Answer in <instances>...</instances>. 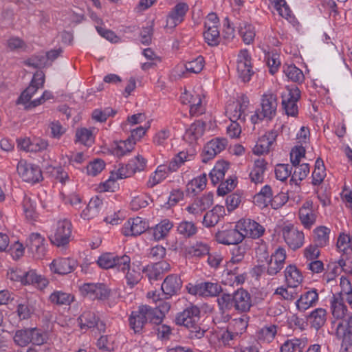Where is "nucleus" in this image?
I'll list each match as a JSON object with an SVG mask.
<instances>
[{
  "label": "nucleus",
  "instance_id": "58",
  "mask_svg": "<svg viewBox=\"0 0 352 352\" xmlns=\"http://www.w3.org/2000/svg\"><path fill=\"white\" fill-rule=\"evenodd\" d=\"M204 66V58L203 56H199L192 60L187 62L185 65V68L189 72L198 74L203 69Z\"/></svg>",
  "mask_w": 352,
  "mask_h": 352
},
{
  "label": "nucleus",
  "instance_id": "50",
  "mask_svg": "<svg viewBox=\"0 0 352 352\" xmlns=\"http://www.w3.org/2000/svg\"><path fill=\"white\" fill-rule=\"evenodd\" d=\"M283 69L284 73L291 80L296 82H302L304 80L302 72L294 65H284Z\"/></svg>",
  "mask_w": 352,
  "mask_h": 352
},
{
  "label": "nucleus",
  "instance_id": "24",
  "mask_svg": "<svg viewBox=\"0 0 352 352\" xmlns=\"http://www.w3.org/2000/svg\"><path fill=\"white\" fill-rule=\"evenodd\" d=\"M182 102L190 104V114L191 116H198L204 113L205 109L202 104L201 94L194 93H184L182 96Z\"/></svg>",
  "mask_w": 352,
  "mask_h": 352
},
{
  "label": "nucleus",
  "instance_id": "29",
  "mask_svg": "<svg viewBox=\"0 0 352 352\" xmlns=\"http://www.w3.org/2000/svg\"><path fill=\"white\" fill-rule=\"evenodd\" d=\"M26 245L35 257L39 258L44 256L45 252V239L40 234H31L27 240Z\"/></svg>",
  "mask_w": 352,
  "mask_h": 352
},
{
  "label": "nucleus",
  "instance_id": "64",
  "mask_svg": "<svg viewBox=\"0 0 352 352\" xmlns=\"http://www.w3.org/2000/svg\"><path fill=\"white\" fill-rule=\"evenodd\" d=\"M104 166L105 164L102 160L96 159L87 166V173L89 175L96 176L104 168Z\"/></svg>",
  "mask_w": 352,
  "mask_h": 352
},
{
  "label": "nucleus",
  "instance_id": "32",
  "mask_svg": "<svg viewBox=\"0 0 352 352\" xmlns=\"http://www.w3.org/2000/svg\"><path fill=\"white\" fill-rule=\"evenodd\" d=\"M318 300V294L316 289H311L302 294L296 301V307L299 311H305L309 307L316 305Z\"/></svg>",
  "mask_w": 352,
  "mask_h": 352
},
{
  "label": "nucleus",
  "instance_id": "30",
  "mask_svg": "<svg viewBox=\"0 0 352 352\" xmlns=\"http://www.w3.org/2000/svg\"><path fill=\"white\" fill-rule=\"evenodd\" d=\"M182 282L179 277L175 274L168 275L162 284V290L164 294L169 298L177 293L182 287Z\"/></svg>",
  "mask_w": 352,
  "mask_h": 352
},
{
  "label": "nucleus",
  "instance_id": "17",
  "mask_svg": "<svg viewBox=\"0 0 352 352\" xmlns=\"http://www.w3.org/2000/svg\"><path fill=\"white\" fill-rule=\"evenodd\" d=\"M228 141L226 138H214L208 142L204 148L202 152V162L207 163L213 159L218 153L225 149Z\"/></svg>",
  "mask_w": 352,
  "mask_h": 352
},
{
  "label": "nucleus",
  "instance_id": "10",
  "mask_svg": "<svg viewBox=\"0 0 352 352\" xmlns=\"http://www.w3.org/2000/svg\"><path fill=\"white\" fill-rule=\"evenodd\" d=\"M131 262L129 256L123 255L122 256H115L111 253H106L101 255L98 261V265L104 269L116 267L118 270H124L127 267V264Z\"/></svg>",
  "mask_w": 352,
  "mask_h": 352
},
{
  "label": "nucleus",
  "instance_id": "62",
  "mask_svg": "<svg viewBox=\"0 0 352 352\" xmlns=\"http://www.w3.org/2000/svg\"><path fill=\"white\" fill-rule=\"evenodd\" d=\"M276 10L283 18L288 19L292 16V11L285 0H272Z\"/></svg>",
  "mask_w": 352,
  "mask_h": 352
},
{
  "label": "nucleus",
  "instance_id": "42",
  "mask_svg": "<svg viewBox=\"0 0 352 352\" xmlns=\"http://www.w3.org/2000/svg\"><path fill=\"white\" fill-rule=\"evenodd\" d=\"M206 175L203 174L201 176L192 179L186 185V192L188 194L196 195L202 191L206 186Z\"/></svg>",
  "mask_w": 352,
  "mask_h": 352
},
{
  "label": "nucleus",
  "instance_id": "63",
  "mask_svg": "<svg viewBox=\"0 0 352 352\" xmlns=\"http://www.w3.org/2000/svg\"><path fill=\"white\" fill-rule=\"evenodd\" d=\"M239 33L245 44H250L253 42L255 32L252 25L245 24L243 27H241Z\"/></svg>",
  "mask_w": 352,
  "mask_h": 352
},
{
  "label": "nucleus",
  "instance_id": "28",
  "mask_svg": "<svg viewBox=\"0 0 352 352\" xmlns=\"http://www.w3.org/2000/svg\"><path fill=\"white\" fill-rule=\"evenodd\" d=\"M278 133L276 131H270L261 136L253 148V153L256 155H263L270 151V147L276 139Z\"/></svg>",
  "mask_w": 352,
  "mask_h": 352
},
{
  "label": "nucleus",
  "instance_id": "47",
  "mask_svg": "<svg viewBox=\"0 0 352 352\" xmlns=\"http://www.w3.org/2000/svg\"><path fill=\"white\" fill-rule=\"evenodd\" d=\"M201 296H216L221 291V287L218 283L211 282H202L199 283Z\"/></svg>",
  "mask_w": 352,
  "mask_h": 352
},
{
  "label": "nucleus",
  "instance_id": "41",
  "mask_svg": "<svg viewBox=\"0 0 352 352\" xmlns=\"http://www.w3.org/2000/svg\"><path fill=\"white\" fill-rule=\"evenodd\" d=\"M229 168V164L226 162H219L210 173L212 183L218 184L225 176L226 172Z\"/></svg>",
  "mask_w": 352,
  "mask_h": 352
},
{
  "label": "nucleus",
  "instance_id": "11",
  "mask_svg": "<svg viewBox=\"0 0 352 352\" xmlns=\"http://www.w3.org/2000/svg\"><path fill=\"white\" fill-rule=\"evenodd\" d=\"M236 70L239 78L243 82H248L253 75L251 57L247 50L239 52L237 58Z\"/></svg>",
  "mask_w": 352,
  "mask_h": 352
},
{
  "label": "nucleus",
  "instance_id": "61",
  "mask_svg": "<svg viewBox=\"0 0 352 352\" xmlns=\"http://www.w3.org/2000/svg\"><path fill=\"white\" fill-rule=\"evenodd\" d=\"M292 168L289 164H278L275 167V175L277 179L285 181L292 174Z\"/></svg>",
  "mask_w": 352,
  "mask_h": 352
},
{
  "label": "nucleus",
  "instance_id": "49",
  "mask_svg": "<svg viewBox=\"0 0 352 352\" xmlns=\"http://www.w3.org/2000/svg\"><path fill=\"white\" fill-rule=\"evenodd\" d=\"M210 247L203 242H196L188 248L187 252L192 257L201 258L208 254Z\"/></svg>",
  "mask_w": 352,
  "mask_h": 352
},
{
  "label": "nucleus",
  "instance_id": "5",
  "mask_svg": "<svg viewBox=\"0 0 352 352\" xmlns=\"http://www.w3.org/2000/svg\"><path fill=\"white\" fill-rule=\"evenodd\" d=\"M16 170L20 177L25 182L36 183L43 179V175L38 165L28 162L21 159L16 166Z\"/></svg>",
  "mask_w": 352,
  "mask_h": 352
},
{
  "label": "nucleus",
  "instance_id": "46",
  "mask_svg": "<svg viewBox=\"0 0 352 352\" xmlns=\"http://www.w3.org/2000/svg\"><path fill=\"white\" fill-rule=\"evenodd\" d=\"M173 223L168 219H165L157 224L153 229V236L155 240L164 239L171 230Z\"/></svg>",
  "mask_w": 352,
  "mask_h": 352
},
{
  "label": "nucleus",
  "instance_id": "34",
  "mask_svg": "<svg viewBox=\"0 0 352 352\" xmlns=\"http://www.w3.org/2000/svg\"><path fill=\"white\" fill-rule=\"evenodd\" d=\"M331 310L334 318L342 320L346 315L347 307L340 295H333L331 300Z\"/></svg>",
  "mask_w": 352,
  "mask_h": 352
},
{
  "label": "nucleus",
  "instance_id": "25",
  "mask_svg": "<svg viewBox=\"0 0 352 352\" xmlns=\"http://www.w3.org/2000/svg\"><path fill=\"white\" fill-rule=\"evenodd\" d=\"M170 269V264L166 261H162L147 265L142 272L146 274L149 280L152 281L161 279L163 274L168 272Z\"/></svg>",
  "mask_w": 352,
  "mask_h": 352
},
{
  "label": "nucleus",
  "instance_id": "7",
  "mask_svg": "<svg viewBox=\"0 0 352 352\" xmlns=\"http://www.w3.org/2000/svg\"><path fill=\"white\" fill-rule=\"evenodd\" d=\"M72 229V223L68 219L59 220L56 223L54 232L50 236L52 243L58 247L65 246L69 243Z\"/></svg>",
  "mask_w": 352,
  "mask_h": 352
},
{
  "label": "nucleus",
  "instance_id": "2",
  "mask_svg": "<svg viewBox=\"0 0 352 352\" xmlns=\"http://www.w3.org/2000/svg\"><path fill=\"white\" fill-rule=\"evenodd\" d=\"M13 340L21 347H25L30 343L42 345L47 340V334L37 328H25L16 331Z\"/></svg>",
  "mask_w": 352,
  "mask_h": 352
},
{
  "label": "nucleus",
  "instance_id": "27",
  "mask_svg": "<svg viewBox=\"0 0 352 352\" xmlns=\"http://www.w3.org/2000/svg\"><path fill=\"white\" fill-rule=\"evenodd\" d=\"M272 190L270 186L265 185L261 188L259 192L254 195V203L260 208H265L267 206L270 202H272V206L274 208H278L280 206H283L286 202V201H284L282 204H277L275 206L274 204L276 203V200L272 199Z\"/></svg>",
  "mask_w": 352,
  "mask_h": 352
},
{
  "label": "nucleus",
  "instance_id": "23",
  "mask_svg": "<svg viewBox=\"0 0 352 352\" xmlns=\"http://www.w3.org/2000/svg\"><path fill=\"white\" fill-rule=\"evenodd\" d=\"M234 308L240 313H247L252 304L250 294L243 289H237L234 293Z\"/></svg>",
  "mask_w": 352,
  "mask_h": 352
},
{
  "label": "nucleus",
  "instance_id": "26",
  "mask_svg": "<svg viewBox=\"0 0 352 352\" xmlns=\"http://www.w3.org/2000/svg\"><path fill=\"white\" fill-rule=\"evenodd\" d=\"M82 289L93 300H106L110 295V290L103 284H84Z\"/></svg>",
  "mask_w": 352,
  "mask_h": 352
},
{
  "label": "nucleus",
  "instance_id": "9",
  "mask_svg": "<svg viewBox=\"0 0 352 352\" xmlns=\"http://www.w3.org/2000/svg\"><path fill=\"white\" fill-rule=\"evenodd\" d=\"M45 74L43 71L38 70L33 76L30 85L21 94L17 100L18 104L28 105L36 91L43 87Z\"/></svg>",
  "mask_w": 352,
  "mask_h": 352
},
{
  "label": "nucleus",
  "instance_id": "54",
  "mask_svg": "<svg viewBox=\"0 0 352 352\" xmlns=\"http://www.w3.org/2000/svg\"><path fill=\"white\" fill-rule=\"evenodd\" d=\"M177 231L184 237L190 238L197 233V228L192 222L183 221L177 226Z\"/></svg>",
  "mask_w": 352,
  "mask_h": 352
},
{
  "label": "nucleus",
  "instance_id": "35",
  "mask_svg": "<svg viewBox=\"0 0 352 352\" xmlns=\"http://www.w3.org/2000/svg\"><path fill=\"white\" fill-rule=\"evenodd\" d=\"M224 213V208L217 205L211 210L207 212L204 217L203 224L208 228L214 226Z\"/></svg>",
  "mask_w": 352,
  "mask_h": 352
},
{
  "label": "nucleus",
  "instance_id": "44",
  "mask_svg": "<svg viewBox=\"0 0 352 352\" xmlns=\"http://www.w3.org/2000/svg\"><path fill=\"white\" fill-rule=\"evenodd\" d=\"M168 171L167 170V166L162 164L157 166L156 170L150 177L147 182L146 186L148 188H153L157 184H160L167 177Z\"/></svg>",
  "mask_w": 352,
  "mask_h": 352
},
{
  "label": "nucleus",
  "instance_id": "33",
  "mask_svg": "<svg viewBox=\"0 0 352 352\" xmlns=\"http://www.w3.org/2000/svg\"><path fill=\"white\" fill-rule=\"evenodd\" d=\"M20 281L23 284L34 285L40 289L45 287L48 283V281L45 278L38 275L34 270H30L21 275Z\"/></svg>",
  "mask_w": 352,
  "mask_h": 352
},
{
  "label": "nucleus",
  "instance_id": "40",
  "mask_svg": "<svg viewBox=\"0 0 352 352\" xmlns=\"http://www.w3.org/2000/svg\"><path fill=\"white\" fill-rule=\"evenodd\" d=\"M205 131V124L200 120L192 123L185 133V138L192 142L201 137Z\"/></svg>",
  "mask_w": 352,
  "mask_h": 352
},
{
  "label": "nucleus",
  "instance_id": "60",
  "mask_svg": "<svg viewBox=\"0 0 352 352\" xmlns=\"http://www.w3.org/2000/svg\"><path fill=\"white\" fill-rule=\"evenodd\" d=\"M146 165V160L142 156L138 155L129 162L127 167L130 168V173L134 174L137 171L143 170Z\"/></svg>",
  "mask_w": 352,
  "mask_h": 352
},
{
  "label": "nucleus",
  "instance_id": "13",
  "mask_svg": "<svg viewBox=\"0 0 352 352\" xmlns=\"http://www.w3.org/2000/svg\"><path fill=\"white\" fill-rule=\"evenodd\" d=\"M188 9L189 7L186 3L180 2L176 4L167 15L164 28L172 31L184 21Z\"/></svg>",
  "mask_w": 352,
  "mask_h": 352
},
{
  "label": "nucleus",
  "instance_id": "8",
  "mask_svg": "<svg viewBox=\"0 0 352 352\" xmlns=\"http://www.w3.org/2000/svg\"><path fill=\"white\" fill-rule=\"evenodd\" d=\"M300 98V91L296 86L291 88L288 87L282 94V105L288 116L295 117L298 115L297 102Z\"/></svg>",
  "mask_w": 352,
  "mask_h": 352
},
{
  "label": "nucleus",
  "instance_id": "52",
  "mask_svg": "<svg viewBox=\"0 0 352 352\" xmlns=\"http://www.w3.org/2000/svg\"><path fill=\"white\" fill-rule=\"evenodd\" d=\"M98 318L94 312L85 311L78 318V321L82 329L83 327L92 328L96 325Z\"/></svg>",
  "mask_w": 352,
  "mask_h": 352
},
{
  "label": "nucleus",
  "instance_id": "31",
  "mask_svg": "<svg viewBox=\"0 0 352 352\" xmlns=\"http://www.w3.org/2000/svg\"><path fill=\"white\" fill-rule=\"evenodd\" d=\"M147 296L148 298H151L150 293H148ZM155 296V294L153 293L152 298L153 300L156 302H159L155 308H152V314L154 316L153 318V323L160 324L162 322L165 314L170 310V305L169 302L160 300L158 298L156 299Z\"/></svg>",
  "mask_w": 352,
  "mask_h": 352
},
{
  "label": "nucleus",
  "instance_id": "14",
  "mask_svg": "<svg viewBox=\"0 0 352 352\" xmlns=\"http://www.w3.org/2000/svg\"><path fill=\"white\" fill-rule=\"evenodd\" d=\"M188 9L189 7L186 3L180 2L176 4L167 15L164 28L172 31L184 21Z\"/></svg>",
  "mask_w": 352,
  "mask_h": 352
},
{
  "label": "nucleus",
  "instance_id": "6",
  "mask_svg": "<svg viewBox=\"0 0 352 352\" xmlns=\"http://www.w3.org/2000/svg\"><path fill=\"white\" fill-rule=\"evenodd\" d=\"M332 325H336V336L342 339L340 352H352V316L349 319L346 324L342 320L332 321Z\"/></svg>",
  "mask_w": 352,
  "mask_h": 352
},
{
  "label": "nucleus",
  "instance_id": "43",
  "mask_svg": "<svg viewBox=\"0 0 352 352\" xmlns=\"http://www.w3.org/2000/svg\"><path fill=\"white\" fill-rule=\"evenodd\" d=\"M314 240L316 246L324 247L329 243L330 230L325 226L317 227L314 231Z\"/></svg>",
  "mask_w": 352,
  "mask_h": 352
},
{
  "label": "nucleus",
  "instance_id": "21",
  "mask_svg": "<svg viewBox=\"0 0 352 352\" xmlns=\"http://www.w3.org/2000/svg\"><path fill=\"white\" fill-rule=\"evenodd\" d=\"M218 243L224 245L238 244L243 241V234L240 230L235 226V228L219 231L215 235Z\"/></svg>",
  "mask_w": 352,
  "mask_h": 352
},
{
  "label": "nucleus",
  "instance_id": "57",
  "mask_svg": "<svg viewBox=\"0 0 352 352\" xmlns=\"http://www.w3.org/2000/svg\"><path fill=\"white\" fill-rule=\"evenodd\" d=\"M188 155L186 153L182 151L175 155L167 166L168 172L176 171L187 160Z\"/></svg>",
  "mask_w": 352,
  "mask_h": 352
},
{
  "label": "nucleus",
  "instance_id": "38",
  "mask_svg": "<svg viewBox=\"0 0 352 352\" xmlns=\"http://www.w3.org/2000/svg\"><path fill=\"white\" fill-rule=\"evenodd\" d=\"M286 282L289 287H296L302 280V276L295 265H289L285 271Z\"/></svg>",
  "mask_w": 352,
  "mask_h": 352
},
{
  "label": "nucleus",
  "instance_id": "20",
  "mask_svg": "<svg viewBox=\"0 0 352 352\" xmlns=\"http://www.w3.org/2000/svg\"><path fill=\"white\" fill-rule=\"evenodd\" d=\"M249 317L243 315L239 318L234 319L229 324L224 337L229 340H234L240 336L247 329L248 326Z\"/></svg>",
  "mask_w": 352,
  "mask_h": 352
},
{
  "label": "nucleus",
  "instance_id": "53",
  "mask_svg": "<svg viewBox=\"0 0 352 352\" xmlns=\"http://www.w3.org/2000/svg\"><path fill=\"white\" fill-rule=\"evenodd\" d=\"M204 36L206 42L210 46H216L219 43V31L217 27L206 28Z\"/></svg>",
  "mask_w": 352,
  "mask_h": 352
},
{
  "label": "nucleus",
  "instance_id": "22",
  "mask_svg": "<svg viewBox=\"0 0 352 352\" xmlns=\"http://www.w3.org/2000/svg\"><path fill=\"white\" fill-rule=\"evenodd\" d=\"M77 261L69 258L54 259L50 265V270L54 273L66 275L72 272L77 267Z\"/></svg>",
  "mask_w": 352,
  "mask_h": 352
},
{
  "label": "nucleus",
  "instance_id": "12",
  "mask_svg": "<svg viewBox=\"0 0 352 352\" xmlns=\"http://www.w3.org/2000/svg\"><path fill=\"white\" fill-rule=\"evenodd\" d=\"M236 227L240 230L241 234H243V240L245 237L259 238L265 232V228L261 225L250 219L239 220Z\"/></svg>",
  "mask_w": 352,
  "mask_h": 352
},
{
  "label": "nucleus",
  "instance_id": "15",
  "mask_svg": "<svg viewBox=\"0 0 352 352\" xmlns=\"http://www.w3.org/2000/svg\"><path fill=\"white\" fill-rule=\"evenodd\" d=\"M282 234L285 243L293 250L299 249L303 245L304 233L294 226H285L282 229Z\"/></svg>",
  "mask_w": 352,
  "mask_h": 352
},
{
  "label": "nucleus",
  "instance_id": "55",
  "mask_svg": "<svg viewBox=\"0 0 352 352\" xmlns=\"http://www.w3.org/2000/svg\"><path fill=\"white\" fill-rule=\"evenodd\" d=\"M277 332V327L274 324L265 326L258 332V338L267 342H271L274 338Z\"/></svg>",
  "mask_w": 352,
  "mask_h": 352
},
{
  "label": "nucleus",
  "instance_id": "4",
  "mask_svg": "<svg viewBox=\"0 0 352 352\" xmlns=\"http://www.w3.org/2000/svg\"><path fill=\"white\" fill-rule=\"evenodd\" d=\"M277 108L276 96L272 94H264L261 99V108L251 116V121L256 124L265 118L272 120L276 115Z\"/></svg>",
  "mask_w": 352,
  "mask_h": 352
},
{
  "label": "nucleus",
  "instance_id": "16",
  "mask_svg": "<svg viewBox=\"0 0 352 352\" xmlns=\"http://www.w3.org/2000/svg\"><path fill=\"white\" fill-rule=\"evenodd\" d=\"M249 104V100L247 96H243L240 102H232L229 103L226 109V113L231 122L239 120L241 122H245V110Z\"/></svg>",
  "mask_w": 352,
  "mask_h": 352
},
{
  "label": "nucleus",
  "instance_id": "59",
  "mask_svg": "<svg viewBox=\"0 0 352 352\" xmlns=\"http://www.w3.org/2000/svg\"><path fill=\"white\" fill-rule=\"evenodd\" d=\"M76 140L85 145L89 146L93 142V134L91 131L82 128L78 129L76 133Z\"/></svg>",
  "mask_w": 352,
  "mask_h": 352
},
{
  "label": "nucleus",
  "instance_id": "51",
  "mask_svg": "<svg viewBox=\"0 0 352 352\" xmlns=\"http://www.w3.org/2000/svg\"><path fill=\"white\" fill-rule=\"evenodd\" d=\"M294 167V170L292 175L290 182L298 184V182L302 181L307 176L309 173V164L303 163Z\"/></svg>",
  "mask_w": 352,
  "mask_h": 352
},
{
  "label": "nucleus",
  "instance_id": "18",
  "mask_svg": "<svg viewBox=\"0 0 352 352\" xmlns=\"http://www.w3.org/2000/svg\"><path fill=\"white\" fill-rule=\"evenodd\" d=\"M298 215L302 226L307 229H310L316 223L317 218L311 200H307L303 203L299 209Z\"/></svg>",
  "mask_w": 352,
  "mask_h": 352
},
{
  "label": "nucleus",
  "instance_id": "48",
  "mask_svg": "<svg viewBox=\"0 0 352 352\" xmlns=\"http://www.w3.org/2000/svg\"><path fill=\"white\" fill-rule=\"evenodd\" d=\"M342 272L341 263L340 260L330 261L327 265L326 272L324 274V278L327 283L334 280L337 276Z\"/></svg>",
  "mask_w": 352,
  "mask_h": 352
},
{
  "label": "nucleus",
  "instance_id": "37",
  "mask_svg": "<svg viewBox=\"0 0 352 352\" xmlns=\"http://www.w3.org/2000/svg\"><path fill=\"white\" fill-rule=\"evenodd\" d=\"M311 327L316 330L320 329L326 322L327 311L324 309L318 308L311 312L308 318Z\"/></svg>",
  "mask_w": 352,
  "mask_h": 352
},
{
  "label": "nucleus",
  "instance_id": "36",
  "mask_svg": "<svg viewBox=\"0 0 352 352\" xmlns=\"http://www.w3.org/2000/svg\"><path fill=\"white\" fill-rule=\"evenodd\" d=\"M267 162L263 159L255 160L253 169L250 173V177L254 184L263 182V174L266 170Z\"/></svg>",
  "mask_w": 352,
  "mask_h": 352
},
{
  "label": "nucleus",
  "instance_id": "3",
  "mask_svg": "<svg viewBox=\"0 0 352 352\" xmlns=\"http://www.w3.org/2000/svg\"><path fill=\"white\" fill-rule=\"evenodd\" d=\"M153 318L152 307L142 305L131 313L129 317V327L135 333H142L148 321L153 323Z\"/></svg>",
  "mask_w": 352,
  "mask_h": 352
},
{
  "label": "nucleus",
  "instance_id": "19",
  "mask_svg": "<svg viewBox=\"0 0 352 352\" xmlns=\"http://www.w3.org/2000/svg\"><path fill=\"white\" fill-rule=\"evenodd\" d=\"M148 228L147 223L141 217L129 219L123 226L122 233L124 236H138L144 232Z\"/></svg>",
  "mask_w": 352,
  "mask_h": 352
},
{
  "label": "nucleus",
  "instance_id": "56",
  "mask_svg": "<svg viewBox=\"0 0 352 352\" xmlns=\"http://www.w3.org/2000/svg\"><path fill=\"white\" fill-rule=\"evenodd\" d=\"M302 342L300 339H292L285 341L280 347V352H295L299 351L304 346H302Z\"/></svg>",
  "mask_w": 352,
  "mask_h": 352
},
{
  "label": "nucleus",
  "instance_id": "39",
  "mask_svg": "<svg viewBox=\"0 0 352 352\" xmlns=\"http://www.w3.org/2000/svg\"><path fill=\"white\" fill-rule=\"evenodd\" d=\"M121 271L123 272L126 271L125 278L126 279L127 285L131 287L137 285L142 279V276L141 274V269L138 266H135L134 265L131 266L130 263L127 264V267Z\"/></svg>",
  "mask_w": 352,
  "mask_h": 352
},
{
  "label": "nucleus",
  "instance_id": "45",
  "mask_svg": "<svg viewBox=\"0 0 352 352\" xmlns=\"http://www.w3.org/2000/svg\"><path fill=\"white\" fill-rule=\"evenodd\" d=\"M50 302L58 305H69L74 300V296L62 292L54 291L49 298Z\"/></svg>",
  "mask_w": 352,
  "mask_h": 352
},
{
  "label": "nucleus",
  "instance_id": "1",
  "mask_svg": "<svg viewBox=\"0 0 352 352\" xmlns=\"http://www.w3.org/2000/svg\"><path fill=\"white\" fill-rule=\"evenodd\" d=\"M201 314L200 308L190 303L176 314L175 322L177 325L184 326L189 329V337L191 339H200L204 336L206 332L200 327Z\"/></svg>",
  "mask_w": 352,
  "mask_h": 352
}]
</instances>
